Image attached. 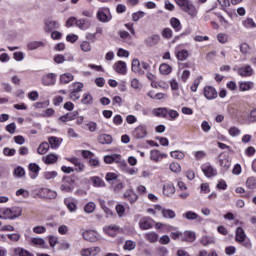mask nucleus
Returning a JSON list of instances; mask_svg holds the SVG:
<instances>
[{
	"instance_id": "1",
	"label": "nucleus",
	"mask_w": 256,
	"mask_h": 256,
	"mask_svg": "<svg viewBox=\"0 0 256 256\" xmlns=\"http://www.w3.org/2000/svg\"><path fill=\"white\" fill-rule=\"evenodd\" d=\"M175 3L178 5V7H180L182 11H184V13L190 15V17H197V7H195L193 5V2H191L190 0H175Z\"/></svg>"
},
{
	"instance_id": "2",
	"label": "nucleus",
	"mask_w": 256,
	"mask_h": 256,
	"mask_svg": "<svg viewBox=\"0 0 256 256\" xmlns=\"http://www.w3.org/2000/svg\"><path fill=\"white\" fill-rule=\"evenodd\" d=\"M2 213L4 215V219H10L11 221H13L23 215V208L19 206L4 208V210H2Z\"/></svg>"
},
{
	"instance_id": "3",
	"label": "nucleus",
	"mask_w": 256,
	"mask_h": 256,
	"mask_svg": "<svg viewBox=\"0 0 256 256\" xmlns=\"http://www.w3.org/2000/svg\"><path fill=\"white\" fill-rule=\"evenodd\" d=\"M60 189L64 193H71L75 189V181L71 177H64Z\"/></svg>"
},
{
	"instance_id": "4",
	"label": "nucleus",
	"mask_w": 256,
	"mask_h": 256,
	"mask_svg": "<svg viewBox=\"0 0 256 256\" xmlns=\"http://www.w3.org/2000/svg\"><path fill=\"white\" fill-rule=\"evenodd\" d=\"M97 19L101 21V23H109L112 19L109 8H100L97 12Z\"/></svg>"
},
{
	"instance_id": "5",
	"label": "nucleus",
	"mask_w": 256,
	"mask_h": 256,
	"mask_svg": "<svg viewBox=\"0 0 256 256\" xmlns=\"http://www.w3.org/2000/svg\"><path fill=\"white\" fill-rule=\"evenodd\" d=\"M38 195L40 199H56L57 198V192L49 188H40L38 190Z\"/></svg>"
},
{
	"instance_id": "6",
	"label": "nucleus",
	"mask_w": 256,
	"mask_h": 256,
	"mask_svg": "<svg viewBox=\"0 0 256 256\" xmlns=\"http://www.w3.org/2000/svg\"><path fill=\"white\" fill-rule=\"evenodd\" d=\"M202 173L205 177H217V169H215L210 163H205L201 166Z\"/></svg>"
},
{
	"instance_id": "7",
	"label": "nucleus",
	"mask_w": 256,
	"mask_h": 256,
	"mask_svg": "<svg viewBox=\"0 0 256 256\" xmlns=\"http://www.w3.org/2000/svg\"><path fill=\"white\" fill-rule=\"evenodd\" d=\"M44 31L46 33H51V31H55V29H59L60 25H59V22L51 19V18H48L44 21Z\"/></svg>"
},
{
	"instance_id": "8",
	"label": "nucleus",
	"mask_w": 256,
	"mask_h": 256,
	"mask_svg": "<svg viewBox=\"0 0 256 256\" xmlns=\"http://www.w3.org/2000/svg\"><path fill=\"white\" fill-rule=\"evenodd\" d=\"M133 135L135 139H145V137H147V126L144 124H140L134 129Z\"/></svg>"
},
{
	"instance_id": "9",
	"label": "nucleus",
	"mask_w": 256,
	"mask_h": 256,
	"mask_svg": "<svg viewBox=\"0 0 256 256\" xmlns=\"http://www.w3.org/2000/svg\"><path fill=\"white\" fill-rule=\"evenodd\" d=\"M236 72L238 75H240V77H252V75L255 73L251 65L242 66L238 68Z\"/></svg>"
},
{
	"instance_id": "10",
	"label": "nucleus",
	"mask_w": 256,
	"mask_h": 256,
	"mask_svg": "<svg viewBox=\"0 0 256 256\" xmlns=\"http://www.w3.org/2000/svg\"><path fill=\"white\" fill-rule=\"evenodd\" d=\"M154 223L155 221L150 217H144L139 222V228L142 229V231H147L148 229H153Z\"/></svg>"
},
{
	"instance_id": "11",
	"label": "nucleus",
	"mask_w": 256,
	"mask_h": 256,
	"mask_svg": "<svg viewBox=\"0 0 256 256\" xmlns=\"http://www.w3.org/2000/svg\"><path fill=\"white\" fill-rule=\"evenodd\" d=\"M217 90L213 86H205L204 87V97L209 101H213V99H217Z\"/></svg>"
},
{
	"instance_id": "12",
	"label": "nucleus",
	"mask_w": 256,
	"mask_h": 256,
	"mask_svg": "<svg viewBox=\"0 0 256 256\" xmlns=\"http://www.w3.org/2000/svg\"><path fill=\"white\" fill-rule=\"evenodd\" d=\"M160 41H161V36H159L157 34H153L151 36H148L144 40V43H145L146 47H155V45H158Z\"/></svg>"
},
{
	"instance_id": "13",
	"label": "nucleus",
	"mask_w": 256,
	"mask_h": 256,
	"mask_svg": "<svg viewBox=\"0 0 256 256\" xmlns=\"http://www.w3.org/2000/svg\"><path fill=\"white\" fill-rule=\"evenodd\" d=\"M113 69L118 75H125L127 73V64L124 61H118L114 64Z\"/></svg>"
},
{
	"instance_id": "14",
	"label": "nucleus",
	"mask_w": 256,
	"mask_h": 256,
	"mask_svg": "<svg viewBox=\"0 0 256 256\" xmlns=\"http://www.w3.org/2000/svg\"><path fill=\"white\" fill-rule=\"evenodd\" d=\"M165 157H167V154L161 153L159 150H152L150 152V159L155 163H159V161H161V159H165Z\"/></svg>"
},
{
	"instance_id": "15",
	"label": "nucleus",
	"mask_w": 256,
	"mask_h": 256,
	"mask_svg": "<svg viewBox=\"0 0 256 256\" xmlns=\"http://www.w3.org/2000/svg\"><path fill=\"white\" fill-rule=\"evenodd\" d=\"M82 237L83 239H85V241H90L91 243L97 241V232H95L94 230H86L82 233Z\"/></svg>"
},
{
	"instance_id": "16",
	"label": "nucleus",
	"mask_w": 256,
	"mask_h": 256,
	"mask_svg": "<svg viewBox=\"0 0 256 256\" xmlns=\"http://www.w3.org/2000/svg\"><path fill=\"white\" fill-rule=\"evenodd\" d=\"M56 79H57V75H55L53 73H49L42 77V83H43V85H46V86L55 85Z\"/></svg>"
},
{
	"instance_id": "17",
	"label": "nucleus",
	"mask_w": 256,
	"mask_h": 256,
	"mask_svg": "<svg viewBox=\"0 0 256 256\" xmlns=\"http://www.w3.org/2000/svg\"><path fill=\"white\" fill-rule=\"evenodd\" d=\"M104 163L111 165V163H121V154H111L104 156Z\"/></svg>"
},
{
	"instance_id": "18",
	"label": "nucleus",
	"mask_w": 256,
	"mask_h": 256,
	"mask_svg": "<svg viewBox=\"0 0 256 256\" xmlns=\"http://www.w3.org/2000/svg\"><path fill=\"white\" fill-rule=\"evenodd\" d=\"M64 204L71 213L77 211V202L72 197L66 198Z\"/></svg>"
},
{
	"instance_id": "19",
	"label": "nucleus",
	"mask_w": 256,
	"mask_h": 256,
	"mask_svg": "<svg viewBox=\"0 0 256 256\" xmlns=\"http://www.w3.org/2000/svg\"><path fill=\"white\" fill-rule=\"evenodd\" d=\"M174 193H175V186L173 185V183L168 182V183L164 184L163 194L166 197H171V195H174Z\"/></svg>"
},
{
	"instance_id": "20",
	"label": "nucleus",
	"mask_w": 256,
	"mask_h": 256,
	"mask_svg": "<svg viewBox=\"0 0 256 256\" xmlns=\"http://www.w3.org/2000/svg\"><path fill=\"white\" fill-rule=\"evenodd\" d=\"M29 171L31 179H37V177H39V171H41V167L35 163H31L29 165Z\"/></svg>"
},
{
	"instance_id": "21",
	"label": "nucleus",
	"mask_w": 256,
	"mask_h": 256,
	"mask_svg": "<svg viewBox=\"0 0 256 256\" xmlns=\"http://www.w3.org/2000/svg\"><path fill=\"white\" fill-rule=\"evenodd\" d=\"M58 160L59 156L57 154H48L42 158V161H44L46 165H53L57 163Z\"/></svg>"
},
{
	"instance_id": "22",
	"label": "nucleus",
	"mask_w": 256,
	"mask_h": 256,
	"mask_svg": "<svg viewBox=\"0 0 256 256\" xmlns=\"http://www.w3.org/2000/svg\"><path fill=\"white\" fill-rule=\"evenodd\" d=\"M132 71L138 75H145V71L141 70V62L137 58L132 61Z\"/></svg>"
},
{
	"instance_id": "23",
	"label": "nucleus",
	"mask_w": 256,
	"mask_h": 256,
	"mask_svg": "<svg viewBox=\"0 0 256 256\" xmlns=\"http://www.w3.org/2000/svg\"><path fill=\"white\" fill-rule=\"evenodd\" d=\"M103 231L104 233H106V235H109V237H115V235H117V231H119V226L110 225V226L104 227Z\"/></svg>"
},
{
	"instance_id": "24",
	"label": "nucleus",
	"mask_w": 256,
	"mask_h": 256,
	"mask_svg": "<svg viewBox=\"0 0 256 256\" xmlns=\"http://www.w3.org/2000/svg\"><path fill=\"white\" fill-rule=\"evenodd\" d=\"M98 141L101 145H111L113 143V137L109 134H101L98 137Z\"/></svg>"
},
{
	"instance_id": "25",
	"label": "nucleus",
	"mask_w": 256,
	"mask_h": 256,
	"mask_svg": "<svg viewBox=\"0 0 256 256\" xmlns=\"http://www.w3.org/2000/svg\"><path fill=\"white\" fill-rule=\"evenodd\" d=\"M245 239H247V235L245 234V230H243L241 227H238L236 229L235 240L238 243H244Z\"/></svg>"
},
{
	"instance_id": "26",
	"label": "nucleus",
	"mask_w": 256,
	"mask_h": 256,
	"mask_svg": "<svg viewBox=\"0 0 256 256\" xmlns=\"http://www.w3.org/2000/svg\"><path fill=\"white\" fill-rule=\"evenodd\" d=\"M124 198L128 199L130 203H136L137 199H139V196L137 195V193H135L132 190H127L124 193Z\"/></svg>"
},
{
	"instance_id": "27",
	"label": "nucleus",
	"mask_w": 256,
	"mask_h": 256,
	"mask_svg": "<svg viewBox=\"0 0 256 256\" xmlns=\"http://www.w3.org/2000/svg\"><path fill=\"white\" fill-rule=\"evenodd\" d=\"M183 217L188 219V221H195V220L203 221V218L193 211H188V212L184 213Z\"/></svg>"
},
{
	"instance_id": "28",
	"label": "nucleus",
	"mask_w": 256,
	"mask_h": 256,
	"mask_svg": "<svg viewBox=\"0 0 256 256\" xmlns=\"http://www.w3.org/2000/svg\"><path fill=\"white\" fill-rule=\"evenodd\" d=\"M75 79V76L71 73H64L60 75V83L61 85H67L68 83H71Z\"/></svg>"
},
{
	"instance_id": "29",
	"label": "nucleus",
	"mask_w": 256,
	"mask_h": 256,
	"mask_svg": "<svg viewBox=\"0 0 256 256\" xmlns=\"http://www.w3.org/2000/svg\"><path fill=\"white\" fill-rule=\"evenodd\" d=\"M105 179L109 185H115V183H119V177L113 172H108Z\"/></svg>"
},
{
	"instance_id": "30",
	"label": "nucleus",
	"mask_w": 256,
	"mask_h": 256,
	"mask_svg": "<svg viewBox=\"0 0 256 256\" xmlns=\"http://www.w3.org/2000/svg\"><path fill=\"white\" fill-rule=\"evenodd\" d=\"M39 47H45V42L43 41H33L27 44L28 51H35V49H39Z\"/></svg>"
},
{
	"instance_id": "31",
	"label": "nucleus",
	"mask_w": 256,
	"mask_h": 256,
	"mask_svg": "<svg viewBox=\"0 0 256 256\" xmlns=\"http://www.w3.org/2000/svg\"><path fill=\"white\" fill-rule=\"evenodd\" d=\"M195 232L193 231H185L182 233V241H188L189 243H193L195 241Z\"/></svg>"
},
{
	"instance_id": "32",
	"label": "nucleus",
	"mask_w": 256,
	"mask_h": 256,
	"mask_svg": "<svg viewBox=\"0 0 256 256\" xmlns=\"http://www.w3.org/2000/svg\"><path fill=\"white\" fill-rule=\"evenodd\" d=\"M169 113V109L167 108H156L153 110V114L155 115V117H167Z\"/></svg>"
},
{
	"instance_id": "33",
	"label": "nucleus",
	"mask_w": 256,
	"mask_h": 256,
	"mask_svg": "<svg viewBox=\"0 0 256 256\" xmlns=\"http://www.w3.org/2000/svg\"><path fill=\"white\" fill-rule=\"evenodd\" d=\"M145 239H147V241H149V243H157L158 239H159V234L155 233V232H148L146 234H144Z\"/></svg>"
},
{
	"instance_id": "34",
	"label": "nucleus",
	"mask_w": 256,
	"mask_h": 256,
	"mask_svg": "<svg viewBox=\"0 0 256 256\" xmlns=\"http://www.w3.org/2000/svg\"><path fill=\"white\" fill-rule=\"evenodd\" d=\"M48 141V145H50L51 149H59V146L61 145L59 138L52 136L48 139Z\"/></svg>"
},
{
	"instance_id": "35",
	"label": "nucleus",
	"mask_w": 256,
	"mask_h": 256,
	"mask_svg": "<svg viewBox=\"0 0 256 256\" xmlns=\"http://www.w3.org/2000/svg\"><path fill=\"white\" fill-rule=\"evenodd\" d=\"M90 181L93 183V187H105V181L99 176L91 177Z\"/></svg>"
},
{
	"instance_id": "36",
	"label": "nucleus",
	"mask_w": 256,
	"mask_h": 256,
	"mask_svg": "<svg viewBox=\"0 0 256 256\" xmlns=\"http://www.w3.org/2000/svg\"><path fill=\"white\" fill-rule=\"evenodd\" d=\"M253 87H254V83L252 81L239 83L240 91H249V90L253 89Z\"/></svg>"
},
{
	"instance_id": "37",
	"label": "nucleus",
	"mask_w": 256,
	"mask_h": 256,
	"mask_svg": "<svg viewBox=\"0 0 256 256\" xmlns=\"http://www.w3.org/2000/svg\"><path fill=\"white\" fill-rule=\"evenodd\" d=\"M189 51L188 50H180L176 53V57L178 61H186L189 58Z\"/></svg>"
},
{
	"instance_id": "38",
	"label": "nucleus",
	"mask_w": 256,
	"mask_h": 256,
	"mask_svg": "<svg viewBox=\"0 0 256 256\" xmlns=\"http://www.w3.org/2000/svg\"><path fill=\"white\" fill-rule=\"evenodd\" d=\"M162 216L164 219H175L176 214L175 211L171 209H162Z\"/></svg>"
},
{
	"instance_id": "39",
	"label": "nucleus",
	"mask_w": 256,
	"mask_h": 256,
	"mask_svg": "<svg viewBox=\"0 0 256 256\" xmlns=\"http://www.w3.org/2000/svg\"><path fill=\"white\" fill-rule=\"evenodd\" d=\"M14 255L16 256H33V254H31V252L18 247V248H14Z\"/></svg>"
},
{
	"instance_id": "40",
	"label": "nucleus",
	"mask_w": 256,
	"mask_h": 256,
	"mask_svg": "<svg viewBox=\"0 0 256 256\" xmlns=\"http://www.w3.org/2000/svg\"><path fill=\"white\" fill-rule=\"evenodd\" d=\"M47 151H49V143L48 142L41 143L37 149V153H39V155H45V153H47Z\"/></svg>"
},
{
	"instance_id": "41",
	"label": "nucleus",
	"mask_w": 256,
	"mask_h": 256,
	"mask_svg": "<svg viewBox=\"0 0 256 256\" xmlns=\"http://www.w3.org/2000/svg\"><path fill=\"white\" fill-rule=\"evenodd\" d=\"M171 71H172V68L168 64H161L159 67V72L161 73V75H169Z\"/></svg>"
},
{
	"instance_id": "42",
	"label": "nucleus",
	"mask_w": 256,
	"mask_h": 256,
	"mask_svg": "<svg viewBox=\"0 0 256 256\" xmlns=\"http://www.w3.org/2000/svg\"><path fill=\"white\" fill-rule=\"evenodd\" d=\"M31 244L35 247L45 248V240L43 238H31Z\"/></svg>"
},
{
	"instance_id": "43",
	"label": "nucleus",
	"mask_w": 256,
	"mask_h": 256,
	"mask_svg": "<svg viewBox=\"0 0 256 256\" xmlns=\"http://www.w3.org/2000/svg\"><path fill=\"white\" fill-rule=\"evenodd\" d=\"M201 243L205 247H207V245H213V243H215V238L213 236H203Z\"/></svg>"
},
{
	"instance_id": "44",
	"label": "nucleus",
	"mask_w": 256,
	"mask_h": 256,
	"mask_svg": "<svg viewBox=\"0 0 256 256\" xmlns=\"http://www.w3.org/2000/svg\"><path fill=\"white\" fill-rule=\"evenodd\" d=\"M81 103L83 105H93V96L89 93L84 94Z\"/></svg>"
},
{
	"instance_id": "45",
	"label": "nucleus",
	"mask_w": 256,
	"mask_h": 256,
	"mask_svg": "<svg viewBox=\"0 0 256 256\" xmlns=\"http://www.w3.org/2000/svg\"><path fill=\"white\" fill-rule=\"evenodd\" d=\"M137 247V243L132 240H127L124 244L125 251H133Z\"/></svg>"
},
{
	"instance_id": "46",
	"label": "nucleus",
	"mask_w": 256,
	"mask_h": 256,
	"mask_svg": "<svg viewBox=\"0 0 256 256\" xmlns=\"http://www.w3.org/2000/svg\"><path fill=\"white\" fill-rule=\"evenodd\" d=\"M170 25L175 31H181V22L177 18H171Z\"/></svg>"
},
{
	"instance_id": "47",
	"label": "nucleus",
	"mask_w": 256,
	"mask_h": 256,
	"mask_svg": "<svg viewBox=\"0 0 256 256\" xmlns=\"http://www.w3.org/2000/svg\"><path fill=\"white\" fill-rule=\"evenodd\" d=\"M242 25L244 27H246V29H251V28H255L256 27V24H255V21H253V18H247L246 20H244L242 22Z\"/></svg>"
},
{
	"instance_id": "48",
	"label": "nucleus",
	"mask_w": 256,
	"mask_h": 256,
	"mask_svg": "<svg viewBox=\"0 0 256 256\" xmlns=\"http://www.w3.org/2000/svg\"><path fill=\"white\" fill-rule=\"evenodd\" d=\"M118 34L121 39H123L127 43H131V34H129V32L122 30V31H119Z\"/></svg>"
},
{
	"instance_id": "49",
	"label": "nucleus",
	"mask_w": 256,
	"mask_h": 256,
	"mask_svg": "<svg viewBox=\"0 0 256 256\" xmlns=\"http://www.w3.org/2000/svg\"><path fill=\"white\" fill-rule=\"evenodd\" d=\"M161 35L163 39H171V37H173V30H171V28H164Z\"/></svg>"
},
{
	"instance_id": "50",
	"label": "nucleus",
	"mask_w": 256,
	"mask_h": 256,
	"mask_svg": "<svg viewBox=\"0 0 256 256\" xmlns=\"http://www.w3.org/2000/svg\"><path fill=\"white\" fill-rule=\"evenodd\" d=\"M228 133L231 137H238V135H241V129L238 127L232 126L229 128Z\"/></svg>"
},
{
	"instance_id": "51",
	"label": "nucleus",
	"mask_w": 256,
	"mask_h": 256,
	"mask_svg": "<svg viewBox=\"0 0 256 256\" xmlns=\"http://www.w3.org/2000/svg\"><path fill=\"white\" fill-rule=\"evenodd\" d=\"M246 187L248 189H256V178L255 177H249L246 181Z\"/></svg>"
},
{
	"instance_id": "52",
	"label": "nucleus",
	"mask_w": 256,
	"mask_h": 256,
	"mask_svg": "<svg viewBox=\"0 0 256 256\" xmlns=\"http://www.w3.org/2000/svg\"><path fill=\"white\" fill-rule=\"evenodd\" d=\"M43 177L44 179H46L47 181H51V179H55V177H57V171H47L43 173Z\"/></svg>"
},
{
	"instance_id": "53",
	"label": "nucleus",
	"mask_w": 256,
	"mask_h": 256,
	"mask_svg": "<svg viewBox=\"0 0 256 256\" xmlns=\"http://www.w3.org/2000/svg\"><path fill=\"white\" fill-rule=\"evenodd\" d=\"M170 237L174 241H177V239H181V241H183V232L174 230L173 232L170 233Z\"/></svg>"
},
{
	"instance_id": "54",
	"label": "nucleus",
	"mask_w": 256,
	"mask_h": 256,
	"mask_svg": "<svg viewBox=\"0 0 256 256\" xmlns=\"http://www.w3.org/2000/svg\"><path fill=\"white\" fill-rule=\"evenodd\" d=\"M170 171H172V173H181V164L177 162L171 163Z\"/></svg>"
},
{
	"instance_id": "55",
	"label": "nucleus",
	"mask_w": 256,
	"mask_h": 256,
	"mask_svg": "<svg viewBox=\"0 0 256 256\" xmlns=\"http://www.w3.org/2000/svg\"><path fill=\"white\" fill-rule=\"evenodd\" d=\"M171 157H173L174 159H185V153L179 151V150H175V151H172L170 153Z\"/></svg>"
},
{
	"instance_id": "56",
	"label": "nucleus",
	"mask_w": 256,
	"mask_h": 256,
	"mask_svg": "<svg viewBox=\"0 0 256 256\" xmlns=\"http://www.w3.org/2000/svg\"><path fill=\"white\" fill-rule=\"evenodd\" d=\"M15 153H17V150H15L14 148L5 147L3 149V155H5L6 157H13Z\"/></svg>"
},
{
	"instance_id": "57",
	"label": "nucleus",
	"mask_w": 256,
	"mask_h": 256,
	"mask_svg": "<svg viewBox=\"0 0 256 256\" xmlns=\"http://www.w3.org/2000/svg\"><path fill=\"white\" fill-rule=\"evenodd\" d=\"M72 87H73L72 91L76 93H81V91H83L84 85L81 82H75L72 84Z\"/></svg>"
},
{
	"instance_id": "58",
	"label": "nucleus",
	"mask_w": 256,
	"mask_h": 256,
	"mask_svg": "<svg viewBox=\"0 0 256 256\" xmlns=\"http://www.w3.org/2000/svg\"><path fill=\"white\" fill-rule=\"evenodd\" d=\"M219 165H220V167H222L223 169H225L227 171V169H229L231 167V162H229L228 159L224 158V159L219 160Z\"/></svg>"
},
{
	"instance_id": "59",
	"label": "nucleus",
	"mask_w": 256,
	"mask_h": 256,
	"mask_svg": "<svg viewBox=\"0 0 256 256\" xmlns=\"http://www.w3.org/2000/svg\"><path fill=\"white\" fill-rule=\"evenodd\" d=\"M95 207H96V205L93 202H88L84 206V211H85V213H93V211H95Z\"/></svg>"
},
{
	"instance_id": "60",
	"label": "nucleus",
	"mask_w": 256,
	"mask_h": 256,
	"mask_svg": "<svg viewBox=\"0 0 256 256\" xmlns=\"http://www.w3.org/2000/svg\"><path fill=\"white\" fill-rule=\"evenodd\" d=\"M116 213L118 217H125V206L121 204L116 205Z\"/></svg>"
},
{
	"instance_id": "61",
	"label": "nucleus",
	"mask_w": 256,
	"mask_h": 256,
	"mask_svg": "<svg viewBox=\"0 0 256 256\" xmlns=\"http://www.w3.org/2000/svg\"><path fill=\"white\" fill-rule=\"evenodd\" d=\"M251 51V46L247 43L240 44V53H243V55H247Z\"/></svg>"
},
{
	"instance_id": "62",
	"label": "nucleus",
	"mask_w": 256,
	"mask_h": 256,
	"mask_svg": "<svg viewBox=\"0 0 256 256\" xmlns=\"http://www.w3.org/2000/svg\"><path fill=\"white\" fill-rule=\"evenodd\" d=\"M15 177H25V169L21 166H18L14 170Z\"/></svg>"
},
{
	"instance_id": "63",
	"label": "nucleus",
	"mask_w": 256,
	"mask_h": 256,
	"mask_svg": "<svg viewBox=\"0 0 256 256\" xmlns=\"http://www.w3.org/2000/svg\"><path fill=\"white\" fill-rule=\"evenodd\" d=\"M145 17V12L138 11L132 14L133 21H139V19H143Z\"/></svg>"
},
{
	"instance_id": "64",
	"label": "nucleus",
	"mask_w": 256,
	"mask_h": 256,
	"mask_svg": "<svg viewBox=\"0 0 256 256\" xmlns=\"http://www.w3.org/2000/svg\"><path fill=\"white\" fill-rule=\"evenodd\" d=\"M76 26L79 27V29H87V20L85 19H80L76 21Z\"/></svg>"
}]
</instances>
